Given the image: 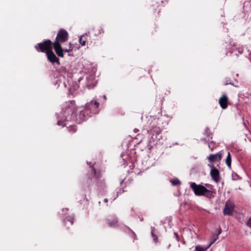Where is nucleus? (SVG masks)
Returning <instances> with one entry per match:
<instances>
[{
  "instance_id": "2",
  "label": "nucleus",
  "mask_w": 251,
  "mask_h": 251,
  "mask_svg": "<svg viewBox=\"0 0 251 251\" xmlns=\"http://www.w3.org/2000/svg\"><path fill=\"white\" fill-rule=\"evenodd\" d=\"M68 38L69 34L65 29L61 28L58 31L53 42V49L56 54L60 57H64V52H69L74 49V47L71 43H69L68 48H62L61 43L66 42Z\"/></svg>"
},
{
  "instance_id": "12",
  "label": "nucleus",
  "mask_w": 251,
  "mask_h": 251,
  "mask_svg": "<svg viewBox=\"0 0 251 251\" xmlns=\"http://www.w3.org/2000/svg\"><path fill=\"white\" fill-rule=\"evenodd\" d=\"M107 224L109 227H116L119 226L118 221L117 218H115L113 220H107Z\"/></svg>"
},
{
  "instance_id": "15",
  "label": "nucleus",
  "mask_w": 251,
  "mask_h": 251,
  "mask_svg": "<svg viewBox=\"0 0 251 251\" xmlns=\"http://www.w3.org/2000/svg\"><path fill=\"white\" fill-rule=\"evenodd\" d=\"M87 36V34L83 35L82 36H81L79 39V42L82 46H85L86 45V42L87 41V39L86 36Z\"/></svg>"
},
{
  "instance_id": "21",
  "label": "nucleus",
  "mask_w": 251,
  "mask_h": 251,
  "mask_svg": "<svg viewBox=\"0 0 251 251\" xmlns=\"http://www.w3.org/2000/svg\"><path fill=\"white\" fill-rule=\"evenodd\" d=\"M66 221H69L72 225L74 223V218L72 217H67L65 220Z\"/></svg>"
},
{
  "instance_id": "24",
  "label": "nucleus",
  "mask_w": 251,
  "mask_h": 251,
  "mask_svg": "<svg viewBox=\"0 0 251 251\" xmlns=\"http://www.w3.org/2000/svg\"><path fill=\"white\" fill-rule=\"evenodd\" d=\"M60 69L62 71H63L65 72H66V68L65 67H62Z\"/></svg>"
},
{
  "instance_id": "4",
  "label": "nucleus",
  "mask_w": 251,
  "mask_h": 251,
  "mask_svg": "<svg viewBox=\"0 0 251 251\" xmlns=\"http://www.w3.org/2000/svg\"><path fill=\"white\" fill-rule=\"evenodd\" d=\"M158 121V120L153 119L150 124L149 129L148 131L151 135V140H152V141H154L158 138V135L162 131V128L159 126Z\"/></svg>"
},
{
  "instance_id": "17",
  "label": "nucleus",
  "mask_w": 251,
  "mask_h": 251,
  "mask_svg": "<svg viewBox=\"0 0 251 251\" xmlns=\"http://www.w3.org/2000/svg\"><path fill=\"white\" fill-rule=\"evenodd\" d=\"M172 185L174 186H177L181 184L180 181L177 179L175 178L171 181Z\"/></svg>"
},
{
  "instance_id": "9",
  "label": "nucleus",
  "mask_w": 251,
  "mask_h": 251,
  "mask_svg": "<svg viewBox=\"0 0 251 251\" xmlns=\"http://www.w3.org/2000/svg\"><path fill=\"white\" fill-rule=\"evenodd\" d=\"M210 175L212 178L216 182L220 181V172L219 171L214 167H213L210 171Z\"/></svg>"
},
{
  "instance_id": "23",
  "label": "nucleus",
  "mask_w": 251,
  "mask_h": 251,
  "mask_svg": "<svg viewBox=\"0 0 251 251\" xmlns=\"http://www.w3.org/2000/svg\"><path fill=\"white\" fill-rule=\"evenodd\" d=\"M211 143L209 144L208 147L210 148V150L211 151H213L214 149V146H211Z\"/></svg>"
},
{
  "instance_id": "7",
  "label": "nucleus",
  "mask_w": 251,
  "mask_h": 251,
  "mask_svg": "<svg viewBox=\"0 0 251 251\" xmlns=\"http://www.w3.org/2000/svg\"><path fill=\"white\" fill-rule=\"evenodd\" d=\"M48 60L51 63H56L58 65H60L59 59L55 55L53 52L52 50L46 53Z\"/></svg>"
},
{
  "instance_id": "13",
  "label": "nucleus",
  "mask_w": 251,
  "mask_h": 251,
  "mask_svg": "<svg viewBox=\"0 0 251 251\" xmlns=\"http://www.w3.org/2000/svg\"><path fill=\"white\" fill-rule=\"evenodd\" d=\"M221 232H222L221 229L220 228L217 233H215L213 234L212 237V241L211 242L210 244L208 246V247H209L210 246H211L218 239L219 235L221 234Z\"/></svg>"
},
{
  "instance_id": "14",
  "label": "nucleus",
  "mask_w": 251,
  "mask_h": 251,
  "mask_svg": "<svg viewBox=\"0 0 251 251\" xmlns=\"http://www.w3.org/2000/svg\"><path fill=\"white\" fill-rule=\"evenodd\" d=\"M226 163L227 167L231 169V157L230 155V153L229 152H228L227 156L226 157Z\"/></svg>"
},
{
  "instance_id": "19",
  "label": "nucleus",
  "mask_w": 251,
  "mask_h": 251,
  "mask_svg": "<svg viewBox=\"0 0 251 251\" xmlns=\"http://www.w3.org/2000/svg\"><path fill=\"white\" fill-rule=\"evenodd\" d=\"M209 248L208 247L207 248H204L199 246H197L195 248V251H205L206 250Z\"/></svg>"
},
{
  "instance_id": "27",
  "label": "nucleus",
  "mask_w": 251,
  "mask_h": 251,
  "mask_svg": "<svg viewBox=\"0 0 251 251\" xmlns=\"http://www.w3.org/2000/svg\"><path fill=\"white\" fill-rule=\"evenodd\" d=\"M228 84H230V83H228V81H226V82L225 84V85H226Z\"/></svg>"
},
{
  "instance_id": "26",
  "label": "nucleus",
  "mask_w": 251,
  "mask_h": 251,
  "mask_svg": "<svg viewBox=\"0 0 251 251\" xmlns=\"http://www.w3.org/2000/svg\"><path fill=\"white\" fill-rule=\"evenodd\" d=\"M108 201V199L105 198L104 199V202H107Z\"/></svg>"
},
{
  "instance_id": "18",
  "label": "nucleus",
  "mask_w": 251,
  "mask_h": 251,
  "mask_svg": "<svg viewBox=\"0 0 251 251\" xmlns=\"http://www.w3.org/2000/svg\"><path fill=\"white\" fill-rule=\"evenodd\" d=\"M155 230L154 227H151V235L153 238V240L155 242H157L158 241V238L157 235L154 233V231Z\"/></svg>"
},
{
  "instance_id": "8",
  "label": "nucleus",
  "mask_w": 251,
  "mask_h": 251,
  "mask_svg": "<svg viewBox=\"0 0 251 251\" xmlns=\"http://www.w3.org/2000/svg\"><path fill=\"white\" fill-rule=\"evenodd\" d=\"M228 98L226 94H223L219 100V103L221 107L223 109H226L228 106Z\"/></svg>"
},
{
  "instance_id": "6",
  "label": "nucleus",
  "mask_w": 251,
  "mask_h": 251,
  "mask_svg": "<svg viewBox=\"0 0 251 251\" xmlns=\"http://www.w3.org/2000/svg\"><path fill=\"white\" fill-rule=\"evenodd\" d=\"M234 209V204L230 201H226L223 210V214L226 215H231Z\"/></svg>"
},
{
  "instance_id": "3",
  "label": "nucleus",
  "mask_w": 251,
  "mask_h": 251,
  "mask_svg": "<svg viewBox=\"0 0 251 251\" xmlns=\"http://www.w3.org/2000/svg\"><path fill=\"white\" fill-rule=\"evenodd\" d=\"M190 187L196 196H203L210 199L214 197L215 192L207 189L203 185L197 184L195 182H191Z\"/></svg>"
},
{
  "instance_id": "29",
  "label": "nucleus",
  "mask_w": 251,
  "mask_h": 251,
  "mask_svg": "<svg viewBox=\"0 0 251 251\" xmlns=\"http://www.w3.org/2000/svg\"><path fill=\"white\" fill-rule=\"evenodd\" d=\"M244 125L246 126V124L245 122L244 123Z\"/></svg>"
},
{
  "instance_id": "11",
  "label": "nucleus",
  "mask_w": 251,
  "mask_h": 251,
  "mask_svg": "<svg viewBox=\"0 0 251 251\" xmlns=\"http://www.w3.org/2000/svg\"><path fill=\"white\" fill-rule=\"evenodd\" d=\"M103 32L104 30L100 26H96L93 27L88 33H91L95 36H98Z\"/></svg>"
},
{
  "instance_id": "25",
  "label": "nucleus",
  "mask_w": 251,
  "mask_h": 251,
  "mask_svg": "<svg viewBox=\"0 0 251 251\" xmlns=\"http://www.w3.org/2000/svg\"><path fill=\"white\" fill-rule=\"evenodd\" d=\"M205 185L208 188H210V187L211 186V185L209 184H206Z\"/></svg>"
},
{
  "instance_id": "1",
  "label": "nucleus",
  "mask_w": 251,
  "mask_h": 251,
  "mask_svg": "<svg viewBox=\"0 0 251 251\" xmlns=\"http://www.w3.org/2000/svg\"><path fill=\"white\" fill-rule=\"evenodd\" d=\"M99 103L97 101H91L87 103L83 110H79V114L75 116V112L76 110L75 101L74 100L68 101L64 110L61 112L58 117L57 125L58 126H65L69 131L75 133L77 130V127L75 122L80 124L86 120L91 113L96 114L99 111Z\"/></svg>"
},
{
  "instance_id": "20",
  "label": "nucleus",
  "mask_w": 251,
  "mask_h": 251,
  "mask_svg": "<svg viewBox=\"0 0 251 251\" xmlns=\"http://www.w3.org/2000/svg\"><path fill=\"white\" fill-rule=\"evenodd\" d=\"M246 226L251 229V217L249 218L246 223Z\"/></svg>"
},
{
  "instance_id": "16",
  "label": "nucleus",
  "mask_w": 251,
  "mask_h": 251,
  "mask_svg": "<svg viewBox=\"0 0 251 251\" xmlns=\"http://www.w3.org/2000/svg\"><path fill=\"white\" fill-rule=\"evenodd\" d=\"M92 171L93 173L94 174V175L97 178L99 179L101 176V173L100 171H97L94 168H92Z\"/></svg>"
},
{
  "instance_id": "22",
  "label": "nucleus",
  "mask_w": 251,
  "mask_h": 251,
  "mask_svg": "<svg viewBox=\"0 0 251 251\" xmlns=\"http://www.w3.org/2000/svg\"><path fill=\"white\" fill-rule=\"evenodd\" d=\"M97 185H98V186H100V185L101 187H102V186L104 187L105 182H104V180H102L101 181L98 182Z\"/></svg>"
},
{
  "instance_id": "28",
  "label": "nucleus",
  "mask_w": 251,
  "mask_h": 251,
  "mask_svg": "<svg viewBox=\"0 0 251 251\" xmlns=\"http://www.w3.org/2000/svg\"><path fill=\"white\" fill-rule=\"evenodd\" d=\"M104 99H106V96H104Z\"/></svg>"
},
{
  "instance_id": "5",
  "label": "nucleus",
  "mask_w": 251,
  "mask_h": 251,
  "mask_svg": "<svg viewBox=\"0 0 251 251\" xmlns=\"http://www.w3.org/2000/svg\"><path fill=\"white\" fill-rule=\"evenodd\" d=\"M35 48L38 52H45L47 53L53 48V43L50 40H45L43 42L38 43L35 46Z\"/></svg>"
},
{
  "instance_id": "10",
  "label": "nucleus",
  "mask_w": 251,
  "mask_h": 251,
  "mask_svg": "<svg viewBox=\"0 0 251 251\" xmlns=\"http://www.w3.org/2000/svg\"><path fill=\"white\" fill-rule=\"evenodd\" d=\"M222 157V153L221 151H219L217 153L210 154L208 156V159L210 162L214 163L216 161H220L221 160Z\"/></svg>"
}]
</instances>
